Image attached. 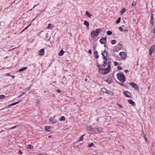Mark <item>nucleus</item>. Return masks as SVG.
<instances>
[{
  "instance_id": "nucleus-45",
  "label": "nucleus",
  "mask_w": 155,
  "mask_h": 155,
  "mask_svg": "<svg viewBox=\"0 0 155 155\" xmlns=\"http://www.w3.org/2000/svg\"><path fill=\"white\" fill-rule=\"evenodd\" d=\"M118 29L119 30H120V31H122L123 30V28L121 27H119L118 28Z\"/></svg>"
},
{
  "instance_id": "nucleus-29",
  "label": "nucleus",
  "mask_w": 155,
  "mask_h": 155,
  "mask_svg": "<svg viewBox=\"0 0 155 155\" xmlns=\"http://www.w3.org/2000/svg\"><path fill=\"white\" fill-rule=\"evenodd\" d=\"M107 34L108 35H112V32L111 31H108L107 32Z\"/></svg>"
},
{
  "instance_id": "nucleus-48",
  "label": "nucleus",
  "mask_w": 155,
  "mask_h": 155,
  "mask_svg": "<svg viewBox=\"0 0 155 155\" xmlns=\"http://www.w3.org/2000/svg\"><path fill=\"white\" fill-rule=\"evenodd\" d=\"M88 53L90 54H91V50H90V49H89L88 51Z\"/></svg>"
},
{
  "instance_id": "nucleus-41",
  "label": "nucleus",
  "mask_w": 155,
  "mask_h": 155,
  "mask_svg": "<svg viewBox=\"0 0 155 155\" xmlns=\"http://www.w3.org/2000/svg\"><path fill=\"white\" fill-rule=\"evenodd\" d=\"M143 137H144V138L146 142H147V137H146L145 134H144Z\"/></svg>"
},
{
  "instance_id": "nucleus-12",
  "label": "nucleus",
  "mask_w": 155,
  "mask_h": 155,
  "mask_svg": "<svg viewBox=\"0 0 155 155\" xmlns=\"http://www.w3.org/2000/svg\"><path fill=\"white\" fill-rule=\"evenodd\" d=\"M128 102L130 104H131L133 106H135V104L134 102L131 100H129L128 101Z\"/></svg>"
},
{
  "instance_id": "nucleus-14",
  "label": "nucleus",
  "mask_w": 155,
  "mask_h": 155,
  "mask_svg": "<svg viewBox=\"0 0 155 155\" xmlns=\"http://www.w3.org/2000/svg\"><path fill=\"white\" fill-rule=\"evenodd\" d=\"M103 59L104 60V61L103 62V63L102 64V66H104V67H106L105 65L107 64V58H106V59L105 58H103Z\"/></svg>"
},
{
  "instance_id": "nucleus-20",
  "label": "nucleus",
  "mask_w": 155,
  "mask_h": 155,
  "mask_svg": "<svg viewBox=\"0 0 155 155\" xmlns=\"http://www.w3.org/2000/svg\"><path fill=\"white\" fill-rule=\"evenodd\" d=\"M85 14L88 17H89L90 18H91V17L92 16V15L90 14L89 12L87 11L86 12Z\"/></svg>"
},
{
  "instance_id": "nucleus-63",
  "label": "nucleus",
  "mask_w": 155,
  "mask_h": 155,
  "mask_svg": "<svg viewBox=\"0 0 155 155\" xmlns=\"http://www.w3.org/2000/svg\"><path fill=\"white\" fill-rule=\"evenodd\" d=\"M150 86H149L148 88V90H149L150 89Z\"/></svg>"
},
{
  "instance_id": "nucleus-23",
  "label": "nucleus",
  "mask_w": 155,
  "mask_h": 155,
  "mask_svg": "<svg viewBox=\"0 0 155 155\" xmlns=\"http://www.w3.org/2000/svg\"><path fill=\"white\" fill-rule=\"evenodd\" d=\"M64 51L62 50H61L60 53L58 54V55L60 56H62L63 55L64 53Z\"/></svg>"
},
{
  "instance_id": "nucleus-30",
  "label": "nucleus",
  "mask_w": 155,
  "mask_h": 155,
  "mask_svg": "<svg viewBox=\"0 0 155 155\" xmlns=\"http://www.w3.org/2000/svg\"><path fill=\"white\" fill-rule=\"evenodd\" d=\"M121 18L120 17L118 18V19H117L116 21V24H118L120 21Z\"/></svg>"
},
{
  "instance_id": "nucleus-16",
  "label": "nucleus",
  "mask_w": 155,
  "mask_h": 155,
  "mask_svg": "<svg viewBox=\"0 0 155 155\" xmlns=\"http://www.w3.org/2000/svg\"><path fill=\"white\" fill-rule=\"evenodd\" d=\"M93 129L94 131H95L96 130H97L98 132H101L103 131L102 129L101 128H94Z\"/></svg>"
},
{
  "instance_id": "nucleus-5",
  "label": "nucleus",
  "mask_w": 155,
  "mask_h": 155,
  "mask_svg": "<svg viewBox=\"0 0 155 155\" xmlns=\"http://www.w3.org/2000/svg\"><path fill=\"white\" fill-rule=\"evenodd\" d=\"M119 55L123 59H125L127 56L126 53L124 52H121L120 53Z\"/></svg>"
},
{
  "instance_id": "nucleus-11",
  "label": "nucleus",
  "mask_w": 155,
  "mask_h": 155,
  "mask_svg": "<svg viewBox=\"0 0 155 155\" xmlns=\"http://www.w3.org/2000/svg\"><path fill=\"white\" fill-rule=\"evenodd\" d=\"M52 127L50 126H45V129L46 131H50L52 129Z\"/></svg>"
},
{
  "instance_id": "nucleus-32",
  "label": "nucleus",
  "mask_w": 155,
  "mask_h": 155,
  "mask_svg": "<svg viewBox=\"0 0 155 155\" xmlns=\"http://www.w3.org/2000/svg\"><path fill=\"white\" fill-rule=\"evenodd\" d=\"M116 42V41L115 40H112L111 41V43L112 45H114Z\"/></svg>"
},
{
  "instance_id": "nucleus-17",
  "label": "nucleus",
  "mask_w": 155,
  "mask_h": 155,
  "mask_svg": "<svg viewBox=\"0 0 155 155\" xmlns=\"http://www.w3.org/2000/svg\"><path fill=\"white\" fill-rule=\"evenodd\" d=\"M54 27L53 25L51 24H49L48 25V29H51Z\"/></svg>"
},
{
  "instance_id": "nucleus-59",
  "label": "nucleus",
  "mask_w": 155,
  "mask_h": 155,
  "mask_svg": "<svg viewBox=\"0 0 155 155\" xmlns=\"http://www.w3.org/2000/svg\"><path fill=\"white\" fill-rule=\"evenodd\" d=\"M37 5H35L34 6V7H33V8H35V7Z\"/></svg>"
},
{
  "instance_id": "nucleus-39",
  "label": "nucleus",
  "mask_w": 155,
  "mask_h": 155,
  "mask_svg": "<svg viewBox=\"0 0 155 155\" xmlns=\"http://www.w3.org/2000/svg\"><path fill=\"white\" fill-rule=\"evenodd\" d=\"M105 81L107 82L108 84H110L111 82V81L110 80H105Z\"/></svg>"
},
{
  "instance_id": "nucleus-61",
  "label": "nucleus",
  "mask_w": 155,
  "mask_h": 155,
  "mask_svg": "<svg viewBox=\"0 0 155 155\" xmlns=\"http://www.w3.org/2000/svg\"><path fill=\"white\" fill-rule=\"evenodd\" d=\"M84 80L85 81H87V79L86 78Z\"/></svg>"
},
{
  "instance_id": "nucleus-55",
  "label": "nucleus",
  "mask_w": 155,
  "mask_h": 155,
  "mask_svg": "<svg viewBox=\"0 0 155 155\" xmlns=\"http://www.w3.org/2000/svg\"><path fill=\"white\" fill-rule=\"evenodd\" d=\"M7 76H10V74L9 73H7L6 74V75Z\"/></svg>"
},
{
  "instance_id": "nucleus-24",
  "label": "nucleus",
  "mask_w": 155,
  "mask_h": 155,
  "mask_svg": "<svg viewBox=\"0 0 155 155\" xmlns=\"http://www.w3.org/2000/svg\"><path fill=\"white\" fill-rule=\"evenodd\" d=\"M33 147L31 146V144H28L27 146V149H33Z\"/></svg>"
},
{
  "instance_id": "nucleus-15",
  "label": "nucleus",
  "mask_w": 155,
  "mask_h": 155,
  "mask_svg": "<svg viewBox=\"0 0 155 155\" xmlns=\"http://www.w3.org/2000/svg\"><path fill=\"white\" fill-rule=\"evenodd\" d=\"M150 23V26L151 27H152L153 26V24L154 23V19H151Z\"/></svg>"
},
{
  "instance_id": "nucleus-44",
  "label": "nucleus",
  "mask_w": 155,
  "mask_h": 155,
  "mask_svg": "<svg viewBox=\"0 0 155 155\" xmlns=\"http://www.w3.org/2000/svg\"><path fill=\"white\" fill-rule=\"evenodd\" d=\"M114 65L115 66H116L118 64V63L116 61H114Z\"/></svg>"
},
{
  "instance_id": "nucleus-25",
  "label": "nucleus",
  "mask_w": 155,
  "mask_h": 155,
  "mask_svg": "<svg viewBox=\"0 0 155 155\" xmlns=\"http://www.w3.org/2000/svg\"><path fill=\"white\" fill-rule=\"evenodd\" d=\"M125 11L126 9L125 8H123L122 10L120 11V13L121 14H123L125 12Z\"/></svg>"
},
{
  "instance_id": "nucleus-13",
  "label": "nucleus",
  "mask_w": 155,
  "mask_h": 155,
  "mask_svg": "<svg viewBox=\"0 0 155 155\" xmlns=\"http://www.w3.org/2000/svg\"><path fill=\"white\" fill-rule=\"evenodd\" d=\"M94 58L96 59H97L98 58L99 56L97 54V51H94Z\"/></svg>"
},
{
  "instance_id": "nucleus-52",
  "label": "nucleus",
  "mask_w": 155,
  "mask_h": 155,
  "mask_svg": "<svg viewBox=\"0 0 155 155\" xmlns=\"http://www.w3.org/2000/svg\"><path fill=\"white\" fill-rule=\"evenodd\" d=\"M124 71L125 73H127L129 71L128 70H125Z\"/></svg>"
},
{
  "instance_id": "nucleus-28",
  "label": "nucleus",
  "mask_w": 155,
  "mask_h": 155,
  "mask_svg": "<svg viewBox=\"0 0 155 155\" xmlns=\"http://www.w3.org/2000/svg\"><path fill=\"white\" fill-rule=\"evenodd\" d=\"M94 145V143L93 142H92L88 145V147L89 148H90L93 146Z\"/></svg>"
},
{
  "instance_id": "nucleus-36",
  "label": "nucleus",
  "mask_w": 155,
  "mask_h": 155,
  "mask_svg": "<svg viewBox=\"0 0 155 155\" xmlns=\"http://www.w3.org/2000/svg\"><path fill=\"white\" fill-rule=\"evenodd\" d=\"M136 1H134L133 3H132V6H134L136 5Z\"/></svg>"
},
{
  "instance_id": "nucleus-27",
  "label": "nucleus",
  "mask_w": 155,
  "mask_h": 155,
  "mask_svg": "<svg viewBox=\"0 0 155 155\" xmlns=\"http://www.w3.org/2000/svg\"><path fill=\"white\" fill-rule=\"evenodd\" d=\"M87 130H91L92 129V127L91 126H87Z\"/></svg>"
},
{
  "instance_id": "nucleus-58",
  "label": "nucleus",
  "mask_w": 155,
  "mask_h": 155,
  "mask_svg": "<svg viewBox=\"0 0 155 155\" xmlns=\"http://www.w3.org/2000/svg\"><path fill=\"white\" fill-rule=\"evenodd\" d=\"M11 77H12L13 78H14L15 77V76H11Z\"/></svg>"
},
{
  "instance_id": "nucleus-38",
  "label": "nucleus",
  "mask_w": 155,
  "mask_h": 155,
  "mask_svg": "<svg viewBox=\"0 0 155 155\" xmlns=\"http://www.w3.org/2000/svg\"><path fill=\"white\" fill-rule=\"evenodd\" d=\"M25 94V92H22L20 95H19L18 97L19 98V97H21L22 96L23 94Z\"/></svg>"
},
{
  "instance_id": "nucleus-33",
  "label": "nucleus",
  "mask_w": 155,
  "mask_h": 155,
  "mask_svg": "<svg viewBox=\"0 0 155 155\" xmlns=\"http://www.w3.org/2000/svg\"><path fill=\"white\" fill-rule=\"evenodd\" d=\"M84 135V134H83V135H82L81 137H80L79 138L78 141L82 140L83 137Z\"/></svg>"
},
{
  "instance_id": "nucleus-60",
  "label": "nucleus",
  "mask_w": 155,
  "mask_h": 155,
  "mask_svg": "<svg viewBox=\"0 0 155 155\" xmlns=\"http://www.w3.org/2000/svg\"><path fill=\"white\" fill-rule=\"evenodd\" d=\"M51 136H50V135H49V136H48V138H51Z\"/></svg>"
},
{
  "instance_id": "nucleus-21",
  "label": "nucleus",
  "mask_w": 155,
  "mask_h": 155,
  "mask_svg": "<svg viewBox=\"0 0 155 155\" xmlns=\"http://www.w3.org/2000/svg\"><path fill=\"white\" fill-rule=\"evenodd\" d=\"M101 91L104 93H106L107 90L105 88H102L101 89Z\"/></svg>"
},
{
  "instance_id": "nucleus-26",
  "label": "nucleus",
  "mask_w": 155,
  "mask_h": 155,
  "mask_svg": "<svg viewBox=\"0 0 155 155\" xmlns=\"http://www.w3.org/2000/svg\"><path fill=\"white\" fill-rule=\"evenodd\" d=\"M84 24L87 26L88 27L89 26V23L87 21H85L84 22Z\"/></svg>"
},
{
  "instance_id": "nucleus-51",
  "label": "nucleus",
  "mask_w": 155,
  "mask_h": 155,
  "mask_svg": "<svg viewBox=\"0 0 155 155\" xmlns=\"http://www.w3.org/2000/svg\"><path fill=\"white\" fill-rule=\"evenodd\" d=\"M19 153L20 154H22L23 153L20 150H19Z\"/></svg>"
},
{
  "instance_id": "nucleus-10",
  "label": "nucleus",
  "mask_w": 155,
  "mask_h": 155,
  "mask_svg": "<svg viewBox=\"0 0 155 155\" xmlns=\"http://www.w3.org/2000/svg\"><path fill=\"white\" fill-rule=\"evenodd\" d=\"M100 43L102 44H104L106 43V38H102L100 40Z\"/></svg>"
},
{
  "instance_id": "nucleus-50",
  "label": "nucleus",
  "mask_w": 155,
  "mask_h": 155,
  "mask_svg": "<svg viewBox=\"0 0 155 155\" xmlns=\"http://www.w3.org/2000/svg\"><path fill=\"white\" fill-rule=\"evenodd\" d=\"M29 25L27 26V27H26L22 31H24L25 30L27 29V28L28 27Z\"/></svg>"
},
{
  "instance_id": "nucleus-46",
  "label": "nucleus",
  "mask_w": 155,
  "mask_h": 155,
  "mask_svg": "<svg viewBox=\"0 0 155 155\" xmlns=\"http://www.w3.org/2000/svg\"><path fill=\"white\" fill-rule=\"evenodd\" d=\"M117 68L118 70H121L122 69V67L120 66H118Z\"/></svg>"
},
{
  "instance_id": "nucleus-35",
  "label": "nucleus",
  "mask_w": 155,
  "mask_h": 155,
  "mask_svg": "<svg viewBox=\"0 0 155 155\" xmlns=\"http://www.w3.org/2000/svg\"><path fill=\"white\" fill-rule=\"evenodd\" d=\"M150 50H152L153 51V50H155V46H152L150 48Z\"/></svg>"
},
{
  "instance_id": "nucleus-3",
  "label": "nucleus",
  "mask_w": 155,
  "mask_h": 155,
  "mask_svg": "<svg viewBox=\"0 0 155 155\" xmlns=\"http://www.w3.org/2000/svg\"><path fill=\"white\" fill-rule=\"evenodd\" d=\"M117 77L119 81L123 83L125 81V78L123 73H118L117 74Z\"/></svg>"
},
{
  "instance_id": "nucleus-40",
  "label": "nucleus",
  "mask_w": 155,
  "mask_h": 155,
  "mask_svg": "<svg viewBox=\"0 0 155 155\" xmlns=\"http://www.w3.org/2000/svg\"><path fill=\"white\" fill-rule=\"evenodd\" d=\"M153 51L152 50H150V49H149V54L151 55V54H152V53L153 52Z\"/></svg>"
},
{
  "instance_id": "nucleus-2",
  "label": "nucleus",
  "mask_w": 155,
  "mask_h": 155,
  "mask_svg": "<svg viewBox=\"0 0 155 155\" xmlns=\"http://www.w3.org/2000/svg\"><path fill=\"white\" fill-rule=\"evenodd\" d=\"M101 29L100 28H98L96 31H93L91 32V35L92 38H94L97 36Z\"/></svg>"
},
{
  "instance_id": "nucleus-9",
  "label": "nucleus",
  "mask_w": 155,
  "mask_h": 155,
  "mask_svg": "<svg viewBox=\"0 0 155 155\" xmlns=\"http://www.w3.org/2000/svg\"><path fill=\"white\" fill-rule=\"evenodd\" d=\"M101 54L103 57V58H104L105 59V58L106 59L107 58V52L106 51H104L103 52H102Z\"/></svg>"
},
{
  "instance_id": "nucleus-8",
  "label": "nucleus",
  "mask_w": 155,
  "mask_h": 155,
  "mask_svg": "<svg viewBox=\"0 0 155 155\" xmlns=\"http://www.w3.org/2000/svg\"><path fill=\"white\" fill-rule=\"evenodd\" d=\"M44 49H42L41 50H40L38 52V54L40 56H43L44 55L45 51H44Z\"/></svg>"
},
{
  "instance_id": "nucleus-57",
  "label": "nucleus",
  "mask_w": 155,
  "mask_h": 155,
  "mask_svg": "<svg viewBox=\"0 0 155 155\" xmlns=\"http://www.w3.org/2000/svg\"><path fill=\"white\" fill-rule=\"evenodd\" d=\"M124 32H126V31H127V30L126 29H125V30H124Z\"/></svg>"
},
{
  "instance_id": "nucleus-22",
  "label": "nucleus",
  "mask_w": 155,
  "mask_h": 155,
  "mask_svg": "<svg viewBox=\"0 0 155 155\" xmlns=\"http://www.w3.org/2000/svg\"><path fill=\"white\" fill-rule=\"evenodd\" d=\"M106 93L109 94L110 95H112L113 94V93L112 91L108 90H107Z\"/></svg>"
},
{
  "instance_id": "nucleus-42",
  "label": "nucleus",
  "mask_w": 155,
  "mask_h": 155,
  "mask_svg": "<svg viewBox=\"0 0 155 155\" xmlns=\"http://www.w3.org/2000/svg\"><path fill=\"white\" fill-rule=\"evenodd\" d=\"M5 96L4 95H0V99H3L5 98Z\"/></svg>"
},
{
  "instance_id": "nucleus-34",
  "label": "nucleus",
  "mask_w": 155,
  "mask_h": 155,
  "mask_svg": "<svg viewBox=\"0 0 155 155\" xmlns=\"http://www.w3.org/2000/svg\"><path fill=\"white\" fill-rule=\"evenodd\" d=\"M21 101V100L20 101H18V102H15L14 103H12V104H10V105H9V106H12V105H15V104H18L19 102H20V101Z\"/></svg>"
},
{
  "instance_id": "nucleus-56",
  "label": "nucleus",
  "mask_w": 155,
  "mask_h": 155,
  "mask_svg": "<svg viewBox=\"0 0 155 155\" xmlns=\"http://www.w3.org/2000/svg\"><path fill=\"white\" fill-rule=\"evenodd\" d=\"M98 66H99V67L101 68H102V65H99Z\"/></svg>"
},
{
  "instance_id": "nucleus-62",
  "label": "nucleus",
  "mask_w": 155,
  "mask_h": 155,
  "mask_svg": "<svg viewBox=\"0 0 155 155\" xmlns=\"http://www.w3.org/2000/svg\"><path fill=\"white\" fill-rule=\"evenodd\" d=\"M154 33L155 34V27L154 28Z\"/></svg>"
},
{
  "instance_id": "nucleus-18",
  "label": "nucleus",
  "mask_w": 155,
  "mask_h": 155,
  "mask_svg": "<svg viewBox=\"0 0 155 155\" xmlns=\"http://www.w3.org/2000/svg\"><path fill=\"white\" fill-rule=\"evenodd\" d=\"M107 68L110 70V61H108L107 63Z\"/></svg>"
},
{
  "instance_id": "nucleus-47",
  "label": "nucleus",
  "mask_w": 155,
  "mask_h": 155,
  "mask_svg": "<svg viewBox=\"0 0 155 155\" xmlns=\"http://www.w3.org/2000/svg\"><path fill=\"white\" fill-rule=\"evenodd\" d=\"M31 86V85H30V87H28V88L25 89V90H26V91H27L29 90L30 89Z\"/></svg>"
},
{
  "instance_id": "nucleus-49",
  "label": "nucleus",
  "mask_w": 155,
  "mask_h": 155,
  "mask_svg": "<svg viewBox=\"0 0 155 155\" xmlns=\"http://www.w3.org/2000/svg\"><path fill=\"white\" fill-rule=\"evenodd\" d=\"M151 19H154L153 18V15L151 14Z\"/></svg>"
},
{
  "instance_id": "nucleus-4",
  "label": "nucleus",
  "mask_w": 155,
  "mask_h": 155,
  "mask_svg": "<svg viewBox=\"0 0 155 155\" xmlns=\"http://www.w3.org/2000/svg\"><path fill=\"white\" fill-rule=\"evenodd\" d=\"M130 84L136 90L139 91V87L137 84L133 82H130Z\"/></svg>"
},
{
  "instance_id": "nucleus-19",
  "label": "nucleus",
  "mask_w": 155,
  "mask_h": 155,
  "mask_svg": "<svg viewBox=\"0 0 155 155\" xmlns=\"http://www.w3.org/2000/svg\"><path fill=\"white\" fill-rule=\"evenodd\" d=\"M27 69V67L22 68L18 70L19 72L22 71Z\"/></svg>"
},
{
  "instance_id": "nucleus-7",
  "label": "nucleus",
  "mask_w": 155,
  "mask_h": 155,
  "mask_svg": "<svg viewBox=\"0 0 155 155\" xmlns=\"http://www.w3.org/2000/svg\"><path fill=\"white\" fill-rule=\"evenodd\" d=\"M124 94L125 97H130L131 96L130 93L128 91H124Z\"/></svg>"
},
{
  "instance_id": "nucleus-6",
  "label": "nucleus",
  "mask_w": 155,
  "mask_h": 155,
  "mask_svg": "<svg viewBox=\"0 0 155 155\" xmlns=\"http://www.w3.org/2000/svg\"><path fill=\"white\" fill-rule=\"evenodd\" d=\"M49 121L52 124H54L56 122V120L55 119V117H51L49 119Z\"/></svg>"
},
{
  "instance_id": "nucleus-1",
  "label": "nucleus",
  "mask_w": 155,
  "mask_h": 155,
  "mask_svg": "<svg viewBox=\"0 0 155 155\" xmlns=\"http://www.w3.org/2000/svg\"><path fill=\"white\" fill-rule=\"evenodd\" d=\"M99 70L98 72L99 73L102 74H105L108 73L110 71V70L107 68H101L99 67V66H98Z\"/></svg>"
},
{
  "instance_id": "nucleus-43",
  "label": "nucleus",
  "mask_w": 155,
  "mask_h": 155,
  "mask_svg": "<svg viewBox=\"0 0 155 155\" xmlns=\"http://www.w3.org/2000/svg\"><path fill=\"white\" fill-rule=\"evenodd\" d=\"M117 105L119 107L120 109H122L123 108V106L120 104H117Z\"/></svg>"
},
{
  "instance_id": "nucleus-53",
  "label": "nucleus",
  "mask_w": 155,
  "mask_h": 155,
  "mask_svg": "<svg viewBox=\"0 0 155 155\" xmlns=\"http://www.w3.org/2000/svg\"><path fill=\"white\" fill-rule=\"evenodd\" d=\"M57 91L58 93H60L61 92V91L60 90L58 89V90H57Z\"/></svg>"
},
{
  "instance_id": "nucleus-54",
  "label": "nucleus",
  "mask_w": 155,
  "mask_h": 155,
  "mask_svg": "<svg viewBox=\"0 0 155 155\" xmlns=\"http://www.w3.org/2000/svg\"><path fill=\"white\" fill-rule=\"evenodd\" d=\"M119 84L121 86H124V84L122 83H120Z\"/></svg>"
},
{
  "instance_id": "nucleus-31",
  "label": "nucleus",
  "mask_w": 155,
  "mask_h": 155,
  "mask_svg": "<svg viewBox=\"0 0 155 155\" xmlns=\"http://www.w3.org/2000/svg\"><path fill=\"white\" fill-rule=\"evenodd\" d=\"M65 119V117H61L59 119V120L60 121H64Z\"/></svg>"
},
{
  "instance_id": "nucleus-64",
  "label": "nucleus",
  "mask_w": 155,
  "mask_h": 155,
  "mask_svg": "<svg viewBox=\"0 0 155 155\" xmlns=\"http://www.w3.org/2000/svg\"><path fill=\"white\" fill-rule=\"evenodd\" d=\"M98 119H97V121H98Z\"/></svg>"
},
{
  "instance_id": "nucleus-37",
  "label": "nucleus",
  "mask_w": 155,
  "mask_h": 155,
  "mask_svg": "<svg viewBox=\"0 0 155 155\" xmlns=\"http://www.w3.org/2000/svg\"><path fill=\"white\" fill-rule=\"evenodd\" d=\"M18 127V125H17L13 127H11L9 128V129H12L15 128L16 127Z\"/></svg>"
}]
</instances>
